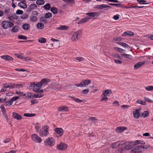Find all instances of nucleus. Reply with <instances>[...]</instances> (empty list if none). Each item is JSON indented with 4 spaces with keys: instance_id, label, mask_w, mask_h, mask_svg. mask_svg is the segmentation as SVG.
I'll return each mask as SVG.
<instances>
[{
    "instance_id": "de8ad7c7",
    "label": "nucleus",
    "mask_w": 153,
    "mask_h": 153,
    "mask_svg": "<svg viewBox=\"0 0 153 153\" xmlns=\"http://www.w3.org/2000/svg\"><path fill=\"white\" fill-rule=\"evenodd\" d=\"M121 56L125 58L128 59H131V57L130 55L125 53L122 54Z\"/></svg>"
},
{
    "instance_id": "72a5a7b5",
    "label": "nucleus",
    "mask_w": 153,
    "mask_h": 153,
    "mask_svg": "<svg viewBox=\"0 0 153 153\" xmlns=\"http://www.w3.org/2000/svg\"><path fill=\"white\" fill-rule=\"evenodd\" d=\"M149 114V113L148 111H145L140 116L141 117L143 116L144 118H145L148 116Z\"/></svg>"
},
{
    "instance_id": "a878e982",
    "label": "nucleus",
    "mask_w": 153,
    "mask_h": 153,
    "mask_svg": "<svg viewBox=\"0 0 153 153\" xmlns=\"http://www.w3.org/2000/svg\"><path fill=\"white\" fill-rule=\"evenodd\" d=\"M68 26L63 25L60 26L59 27H56V29L60 30H65L68 29Z\"/></svg>"
},
{
    "instance_id": "864d4df0",
    "label": "nucleus",
    "mask_w": 153,
    "mask_h": 153,
    "mask_svg": "<svg viewBox=\"0 0 153 153\" xmlns=\"http://www.w3.org/2000/svg\"><path fill=\"white\" fill-rule=\"evenodd\" d=\"M43 97V95H39V94H33V98H39L41 97Z\"/></svg>"
},
{
    "instance_id": "2f4dec72",
    "label": "nucleus",
    "mask_w": 153,
    "mask_h": 153,
    "mask_svg": "<svg viewBox=\"0 0 153 153\" xmlns=\"http://www.w3.org/2000/svg\"><path fill=\"white\" fill-rule=\"evenodd\" d=\"M38 41L41 43H45L46 42V39L44 38L41 37L38 39Z\"/></svg>"
},
{
    "instance_id": "680f3d73",
    "label": "nucleus",
    "mask_w": 153,
    "mask_h": 153,
    "mask_svg": "<svg viewBox=\"0 0 153 153\" xmlns=\"http://www.w3.org/2000/svg\"><path fill=\"white\" fill-rule=\"evenodd\" d=\"M46 18L44 16V17H42L40 18V21L41 22H45V23L46 22Z\"/></svg>"
},
{
    "instance_id": "052dcab7",
    "label": "nucleus",
    "mask_w": 153,
    "mask_h": 153,
    "mask_svg": "<svg viewBox=\"0 0 153 153\" xmlns=\"http://www.w3.org/2000/svg\"><path fill=\"white\" fill-rule=\"evenodd\" d=\"M23 11L22 10H18L16 11V14L17 15L22 14L23 13Z\"/></svg>"
},
{
    "instance_id": "9d476101",
    "label": "nucleus",
    "mask_w": 153,
    "mask_h": 153,
    "mask_svg": "<svg viewBox=\"0 0 153 153\" xmlns=\"http://www.w3.org/2000/svg\"><path fill=\"white\" fill-rule=\"evenodd\" d=\"M85 14L89 17V18L91 19L94 18L95 16L97 17L99 16L100 14V13L99 12H91L86 13Z\"/></svg>"
},
{
    "instance_id": "603ef678",
    "label": "nucleus",
    "mask_w": 153,
    "mask_h": 153,
    "mask_svg": "<svg viewBox=\"0 0 153 153\" xmlns=\"http://www.w3.org/2000/svg\"><path fill=\"white\" fill-rule=\"evenodd\" d=\"M88 120H90L92 121V122H94V123H97V122H95V121H98V120L97 119L96 117H90L88 119Z\"/></svg>"
},
{
    "instance_id": "6e6d98bb",
    "label": "nucleus",
    "mask_w": 153,
    "mask_h": 153,
    "mask_svg": "<svg viewBox=\"0 0 153 153\" xmlns=\"http://www.w3.org/2000/svg\"><path fill=\"white\" fill-rule=\"evenodd\" d=\"M146 90L148 91L153 90V86H150L146 87L145 88Z\"/></svg>"
},
{
    "instance_id": "e433bc0d",
    "label": "nucleus",
    "mask_w": 153,
    "mask_h": 153,
    "mask_svg": "<svg viewBox=\"0 0 153 153\" xmlns=\"http://www.w3.org/2000/svg\"><path fill=\"white\" fill-rule=\"evenodd\" d=\"M108 4L110 5L115 6L117 7H123V5L121 4H113L109 3Z\"/></svg>"
},
{
    "instance_id": "5701e85b",
    "label": "nucleus",
    "mask_w": 153,
    "mask_h": 153,
    "mask_svg": "<svg viewBox=\"0 0 153 153\" xmlns=\"http://www.w3.org/2000/svg\"><path fill=\"white\" fill-rule=\"evenodd\" d=\"M26 2H20L18 3V6L20 7L21 8L25 9L27 7V5L26 4Z\"/></svg>"
},
{
    "instance_id": "f257e3e1",
    "label": "nucleus",
    "mask_w": 153,
    "mask_h": 153,
    "mask_svg": "<svg viewBox=\"0 0 153 153\" xmlns=\"http://www.w3.org/2000/svg\"><path fill=\"white\" fill-rule=\"evenodd\" d=\"M117 145H121V150L122 151L125 149L130 150L134 147V142H126L121 144Z\"/></svg>"
},
{
    "instance_id": "c756f323",
    "label": "nucleus",
    "mask_w": 153,
    "mask_h": 153,
    "mask_svg": "<svg viewBox=\"0 0 153 153\" xmlns=\"http://www.w3.org/2000/svg\"><path fill=\"white\" fill-rule=\"evenodd\" d=\"M113 48L115 50L121 53H123L125 52V50L120 48L117 47H114Z\"/></svg>"
},
{
    "instance_id": "1a4fd4ad",
    "label": "nucleus",
    "mask_w": 153,
    "mask_h": 153,
    "mask_svg": "<svg viewBox=\"0 0 153 153\" xmlns=\"http://www.w3.org/2000/svg\"><path fill=\"white\" fill-rule=\"evenodd\" d=\"M32 140L37 143H40L42 142V139L36 134H33L31 136Z\"/></svg>"
},
{
    "instance_id": "bf43d9fd",
    "label": "nucleus",
    "mask_w": 153,
    "mask_h": 153,
    "mask_svg": "<svg viewBox=\"0 0 153 153\" xmlns=\"http://www.w3.org/2000/svg\"><path fill=\"white\" fill-rule=\"evenodd\" d=\"M30 102H31V105H34L38 103V102L36 100H31Z\"/></svg>"
},
{
    "instance_id": "aec40b11",
    "label": "nucleus",
    "mask_w": 153,
    "mask_h": 153,
    "mask_svg": "<svg viewBox=\"0 0 153 153\" xmlns=\"http://www.w3.org/2000/svg\"><path fill=\"white\" fill-rule=\"evenodd\" d=\"M37 7V6L34 4H31L29 7L27 9V11L30 12L33 10H34Z\"/></svg>"
},
{
    "instance_id": "39448f33",
    "label": "nucleus",
    "mask_w": 153,
    "mask_h": 153,
    "mask_svg": "<svg viewBox=\"0 0 153 153\" xmlns=\"http://www.w3.org/2000/svg\"><path fill=\"white\" fill-rule=\"evenodd\" d=\"M49 128L48 126H46L42 128V130L40 131L39 132V135L41 136H46L49 134V132L48 130Z\"/></svg>"
},
{
    "instance_id": "393cba45",
    "label": "nucleus",
    "mask_w": 153,
    "mask_h": 153,
    "mask_svg": "<svg viewBox=\"0 0 153 153\" xmlns=\"http://www.w3.org/2000/svg\"><path fill=\"white\" fill-rule=\"evenodd\" d=\"M62 1L65 2L67 4H69L71 6H72L75 4L74 0H62Z\"/></svg>"
},
{
    "instance_id": "338daca9",
    "label": "nucleus",
    "mask_w": 153,
    "mask_h": 153,
    "mask_svg": "<svg viewBox=\"0 0 153 153\" xmlns=\"http://www.w3.org/2000/svg\"><path fill=\"white\" fill-rule=\"evenodd\" d=\"M22 59H24L26 61L29 60L32 61L31 59L28 57H23Z\"/></svg>"
},
{
    "instance_id": "f704fd0d",
    "label": "nucleus",
    "mask_w": 153,
    "mask_h": 153,
    "mask_svg": "<svg viewBox=\"0 0 153 153\" xmlns=\"http://www.w3.org/2000/svg\"><path fill=\"white\" fill-rule=\"evenodd\" d=\"M37 27L38 28L42 29L44 28V25L41 23L39 22L36 25Z\"/></svg>"
},
{
    "instance_id": "c85d7f7f",
    "label": "nucleus",
    "mask_w": 153,
    "mask_h": 153,
    "mask_svg": "<svg viewBox=\"0 0 153 153\" xmlns=\"http://www.w3.org/2000/svg\"><path fill=\"white\" fill-rule=\"evenodd\" d=\"M19 30V27L17 25L14 26L11 30V31L12 33H15L18 31Z\"/></svg>"
},
{
    "instance_id": "0e129e2a",
    "label": "nucleus",
    "mask_w": 153,
    "mask_h": 153,
    "mask_svg": "<svg viewBox=\"0 0 153 153\" xmlns=\"http://www.w3.org/2000/svg\"><path fill=\"white\" fill-rule=\"evenodd\" d=\"M146 36L148 38H150L151 40H153V35L152 34H148Z\"/></svg>"
},
{
    "instance_id": "7c9ffc66",
    "label": "nucleus",
    "mask_w": 153,
    "mask_h": 153,
    "mask_svg": "<svg viewBox=\"0 0 153 153\" xmlns=\"http://www.w3.org/2000/svg\"><path fill=\"white\" fill-rule=\"evenodd\" d=\"M51 11L54 14H56L57 13V9L55 7H51Z\"/></svg>"
},
{
    "instance_id": "f8f14e48",
    "label": "nucleus",
    "mask_w": 153,
    "mask_h": 153,
    "mask_svg": "<svg viewBox=\"0 0 153 153\" xmlns=\"http://www.w3.org/2000/svg\"><path fill=\"white\" fill-rule=\"evenodd\" d=\"M67 148L66 144L64 143H61L57 146V149L60 150H63L66 149Z\"/></svg>"
},
{
    "instance_id": "ea45409f",
    "label": "nucleus",
    "mask_w": 153,
    "mask_h": 153,
    "mask_svg": "<svg viewBox=\"0 0 153 153\" xmlns=\"http://www.w3.org/2000/svg\"><path fill=\"white\" fill-rule=\"evenodd\" d=\"M139 148L141 149H146L150 147V146L149 145H145L143 146L141 145H139Z\"/></svg>"
},
{
    "instance_id": "2eb2a0df",
    "label": "nucleus",
    "mask_w": 153,
    "mask_h": 153,
    "mask_svg": "<svg viewBox=\"0 0 153 153\" xmlns=\"http://www.w3.org/2000/svg\"><path fill=\"white\" fill-rule=\"evenodd\" d=\"M57 110L59 111L67 112L69 111V108L68 107L63 105L58 108Z\"/></svg>"
},
{
    "instance_id": "dca6fc26",
    "label": "nucleus",
    "mask_w": 153,
    "mask_h": 153,
    "mask_svg": "<svg viewBox=\"0 0 153 153\" xmlns=\"http://www.w3.org/2000/svg\"><path fill=\"white\" fill-rule=\"evenodd\" d=\"M54 131L60 136H61L63 134L64 131L62 128H56Z\"/></svg>"
},
{
    "instance_id": "f3484780",
    "label": "nucleus",
    "mask_w": 153,
    "mask_h": 153,
    "mask_svg": "<svg viewBox=\"0 0 153 153\" xmlns=\"http://www.w3.org/2000/svg\"><path fill=\"white\" fill-rule=\"evenodd\" d=\"M127 128L126 127L120 126L117 127L115 129L116 132L117 133H121L123 132V131L126 130Z\"/></svg>"
},
{
    "instance_id": "c03bdc74",
    "label": "nucleus",
    "mask_w": 153,
    "mask_h": 153,
    "mask_svg": "<svg viewBox=\"0 0 153 153\" xmlns=\"http://www.w3.org/2000/svg\"><path fill=\"white\" fill-rule=\"evenodd\" d=\"M137 1L140 4H149V3H145L146 1L144 0H137Z\"/></svg>"
},
{
    "instance_id": "cd10ccee",
    "label": "nucleus",
    "mask_w": 153,
    "mask_h": 153,
    "mask_svg": "<svg viewBox=\"0 0 153 153\" xmlns=\"http://www.w3.org/2000/svg\"><path fill=\"white\" fill-rule=\"evenodd\" d=\"M22 28L25 30H28L30 28V25L28 24L25 23L22 25Z\"/></svg>"
},
{
    "instance_id": "8fccbe9b",
    "label": "nucleus",
    "mask_w": 153,
    "mask_h": 153,
    "mask_svg": "<svg viewBox=\"0 0 153 153\" xmlns=\"http://www.w3.org/2000/svg\"><path fill=\"white\" fill-rule=\"evenodd\" d=\"M136 102L137 103L140 104L142 105H145L146 103V101H143L141 100H137L136 101Z\"/></svg>"
},
{
    "instance_id": "f03ea898",
    "label": "nucleus",
    "mask_w": 153,
    "mask_h": 153,
    "mask_svg": "<svg viewBox=\"0 0 153 153\" xmlns=\"http://www.w3.org/2000/svg\"><path fill=\"white\" fill-rule=\"evenodd\" d=\"M82 30H79L74 32L71 37V40L73 41H76L82 36Z\"/></svg>"
},
{
    "instance_id": "4d7b16f0",
    "label": "nucleus",
    "mask_w": 153,
    "mask_h": 153,
    "mask_svg": "<svg viewBox=\"0 0 153 153\" xmlns=\"http://www.w3.org/2000/svg\"><path fill=\"white\" fill-rule=\"evenodd\" d=\"M26 94L27 95V97H28V98H33V93L30 92L27 93Z\"/></svg>"
},
{
    "instance_id": "423d86ee",
    "label": "nucleus",
    "mask_w": 153,
    "mask_h": 153,
    "mask_svg": "<svg viewBox=\"0 0 153 153\" xmlns=\"http://www.w3.org/2000/svg\"><path fill=\"white\" fill-rule=\"evenodd\" d=\"M91 83V81L89 79L83 80L80 84H77L75 85L78 87H85Z\"/></svg>"
},
{
    "instance_id": "a211bd4d",
    "label": "nucleus",
    "mask_w": 153,
    "mask_h": 153,
    "mask_svg": "<svg viewBox=\"0 0 153 153\" xmlns=\"http://www.w3.org/2000/svg\"><path fill=\"white\" fill-rule=\"evenodd\" d=\"M12 117L18 120H20L22 119V116L16 112H14L13 113Z\"/></svg>"
},
{
    "instance_id": "69168bd1",
    "label": "nucleus",
    "mask_w": 153,
    "mask_h": 153,
    "mask_svg": "<svg viewBox=\"0 0 153 153\" xmlns=\"http://www.w3.org/2000/svg\"><path fill=\"white\" fill-rule=\"evenodd\" d=\"M10 9L7 8L5 10L4 12V13L5 15H7L9 13H10Z\"/></svg>"
},
{
    "instance_id": "79ce46f5",
    "label": "nucleus",
    "mask_w": 153,
    "mask_h": 153,
    "mask_svg": "<svg viewBox=\"0 0 153 153\" xmlns=\"http://www.w3.org/2000/svg\"><path fill=\"white\" fill-rule=\"evenodd\" d=\"M44 7L46 10H49L51 8V5L49 3H47L44 6Z\"/></svg>"
},
{
    "instance_id": "20e7f679",
    "label": "nucleus",
    "mask_w": 153,
    "mask_h": 153,
    "mask_svg": "<svg viewBox=\"0 0 153 153\" xmlns=\"http://www.w3.org/2000/svg\"><path fill=\"white\" fill-rule=\"evenodd\" d=\"M39 82L37 83L36 84L35 82H33V83L31 84L29 88L30 89H32L34 92H37L38 91V90H39L41 88Z\"/></svg>"
},
{
    "instance_id": "9b49d317",
    "label": "nucleus",
    "mask_w": 153,
    "mask_h": 153,
    "mask_svg": "<svg viewBox=\"0 0 153 153\" xmlns=\"http://www.w3.org/2000/svg\"><path fill=\"white\" fill-rule=\"evenodd\" d=\"M141 109V108H139L136 109L135 111L133 112V117L134 118L137 119L139 117L140 112Z\"/></svg>"
},
{
    "instance_id": "09e8293b",
    "label": "nucleus",
    "mask_w": 153,
    "mask_h": 153,
    "mask_svg": "<svg viewBox=\"0 0 153 153\" xmlns=\"http://www.w3.org/2000/svg\"><path fill=\"white\" fill-rule=\"evenodd\" d=\"M18 38L19 39H23L24 40H26L27 39V38L26 36L22 35H19L18 36Z\"/></svg>"
},
{
    "instance_id": "bb28decb",
    "label": "nucleus",
    "mask_w": 153,
    "mask_h": 153,
    "mask_svg": "<svg viewBox=\"0 0 153 153\" xmlns=\"http://www.w3.org/2000/svg\"><path fill=\"white\" fill-rule=\"evenodd\" d=\"M117 43L124 48H126L128 49H129L130 48V46L128 45L124 42H117Z\"/></svg>"
},
{
    "instance_id": "0eeeda50",
    "label": "nucleus",
    "mask_w": 153,
    "mask_h": 153,
    "mask_svg": "<svg viewBox=\"0 0 153 153\" xmlns=\"http://www.w3.org/2000/svg\"><path fill=\"white\" fill-rule=\"evenodd\" d=\"M45 143L47 144V145L52 146H54L55 144V140L52 137H50L46 139Z\"/></svg>"
},
{
    "instance_id": "774afa93",
    "label": "nucleus",
    "mask_w": 153,
    "mask_h": 153,
    "mask_svg": "<svg viewBox=\"0 0 153 153\" xmlns=\"http://www.w3.org/2000/svg\"><path fill=\"white\" fill-rule=\"evenodd\" d=\"M28 15L26 14H24L21 16V18L22 19H27L28 17Z\"/></svg>"
},
{
    "instance_id": "5fc2aeb1",
    "label": "nucleus",
    "mask_w": 153,
    "mask_h": 153,
    "mask_svg": "<svg viewBox=\"0 0 153 153\" xmlns=\"http://www.w3.org/2000/svg\"><path fill=\"white\" fill-rule=\"evenodd\" d=\"M106 4H102L98 5V9L100 10L101 9L106 8Z\"/></svg>"
},
{
    "instance_id": "a18cd8bd",
    "label": "nucleus",
    "mask_w": 153,
    "mask_h": 153,
    "mask_svg": "<svg viewBox=\"0 0 153 153\" xmlns=\"http://www.w3.org/2000/svg\"><path fill=\"white\" fill-rule=\"evenodd\" d=\"M13 102L11 100H10L8 102H6L4 105L5 106H10L11 105H12L13 104Z\"/></svg>"
},
{
    "instance_id": "49530a36",
    "label": "nucleus",
    "mask_w": 153,
    "mask_h": 153,
    "mask_svg": "<svg viewBox=\"0 0 153 153\" xmlns=\"http://www.w3.org/2000/svg\"><path fill=\"white\" fill-rule=\"evenodd\" d=\"M1 111L3 114H5L6 113V110L5 108L4 105H2L0 106Z\"/></svg>"
},
{
    "instance_id": "6e6552de",
    "label": "nucleus",
    "mask_w": 153,
    "mask_h": 153,
    "mask_svg": "<svg viewBox=\"0 0 153 153\" xmlns=\"http://www.w3.org/2000/svg\"><path fill=\"white\" fill-rule=\"evenodd\" d=\"M38 16V13L36 11H33L30 17V21L33 22L36 21L37 20Z\"/></svg>"
},
{
    "instance_id": "4be33fe9",
    "label": "nucleus",
    "mask_w": 153,
    "mask_h": 153,
    "mask_svg": "<svg viewBox=\"0 0 153 153\" xmlns=\"http://www.w3.org/2000/svg\"><path fill=\"white\" fill-rule=\"evenodd\" d=\"M1 58L4 60H5L13 61V59L10 56L8 55H3L1 56Z\"/></svg>"
},
{
    "instance_id": "b1692460",
    "label": "nucleus",
    "mask_w": 153,
    "mask_h": 153,
    "mask_svg": "<svg viewBox=\"0 0 153 153\" xmlns=\"http://www.w3.org/2000/svg\"><path fill=\"white\" fill-rule=\"evenodd\" d=\"M8 83V90H9L10 88H19V86L21 85L19 84H12L11 83Z\"/></svg>"
},
{
    "instance_id": "a19ab883",
    "label": "nucleus",
    "mask_w": 153,
    "mask_h": 153,
    "mask_svg": "<svg viewBox=\"0 0 153 153\" xmlns=\"http://www.w3.org/2000/svg\"><path fill=\"white\" fill-rule=\"evenodd\" d=\"M16 94L21 97L25 96L26 95V94H24L23 92H19L18 91H16Z\"/></svg>"
},
{
    "instance_id": "ddd939ff",
    "label": "nucleus",
    "mask_w": 153,
    "mask_h": 153,
    "mask_svg": "<svg viewBox=\"0 0 153 153\" xmlns=\"http://www.w3.org/2000/svg\"><path fill=\"white\" fill-rule=\"evenodd\" d=\"M50 81L49 79L48 78H44L42 79L39 83L40 86L42 87L43 85H46Z\"/></svg>"
},
{
    "instance_id": "412c9836",
    "label": "nucleus",
    "mask_w": 153,
    "mask_h": 153,
    "mask_svg": "<svg viewBox=\"0 0 153 153\" xmlns=\"http://www.w3.org/2000/svg\"><path fill=\"white\" fill-rule=\"evenodd\" d=\"M145 62H139L136 64L134 66V69H137L138 68L141 67L144 65Z\"/></svg>"
},
{
    "instance_id": "37998d69",
    "label": "nucleus",
    "mask_w": 153,
    "mask_h": 153,
    "mask_svg": "<svg viewBox=\"0 0 153 153\" xmlns=\"http://www.w3.org/2000/svg\"><path fill=\"white\" fill-rule=\"evenodd\" d=\"M41 128V126L38 123H37L35 126V128L37 132L39 131V129Z\"/></svg>"
},
{
    "instance_id": "c9c22d12",
    "label": "nucleus",
    "mask_w": 153,
    "mask_h": 153,
    "mask_svg": "<svg viewBox=\"0 0 153 153\" xmlns=\"http://www.w3.org/2000/svg\"><path fill=\"white\" fill-rule=\"evenodd\" d=\"M45 3V1L43 0H37L36 1V4L39 5H43Z\"/></svg>"
},
{
    "instance_id": "13d9d810",
    "label": "nucleus",
    "mask_w": 153,
    "mask_h": 153,
    "mask_svg": "<svg viewBox=\"0 0 153 153\" xmlns=\"http://www.w3.org/2000/svg\"><path fill=\"white\" fill-rule=\"evenodd\" d=\"M74 100L78 103H80L82 102V100H80L76 97L74 98Z\"/></svg>"
},
{
    "instance_id": "4c0bfd02",
    "label": "nucleus",
    "mask_w": 153,
    "mask_h": 153,
    "mask_svg": "<svg viewBox=\"0 0 153 153\" xmlns=\"http://www.w3.org/2000/svg\"><path fill=\"white\" fill-rule=\"evenodd\" d=\"M36 114H35L25 113L24 114V116L27 117H32L34 116Z\"/></svg>"
},
{
    "instance_id": "e2e57ef3",
    "label": "nucleus",
    "mask_w": 153,
    "mask_h": 153,
    "mask_svg": "<svg viewBox=\"0 0 153 153\" xmlns=\"http://www.w3.org/2000/svg\"><path fill=\"white\" fill-rule=\"evenodd\" d=\"M19 96H15L13 97L12 99H11L10 100L11 101L13 102V101H16V100L19 99Z\"/></svg>"
},
{
    "instance_id": "58836bf2",
    "label": "nucleus",
    "mask_w": 153,
    "mask_h": 153,
    "mask_svg": "<svg viewBox=\"0 0 153 153\" xmlns=\"http://www.w3.org/2000/svg\"><path fill=\"white\" fill-rule=\"evenodd\" d=\"M45 16L46 19H49L52 16V14L50 12L46 13L45 15Z\"/></svg>"
},
{
    "instance_id": "6ab92c4d",
    "label": "nucleus",
    "mask_w": 153,
    "mask_h": 153,
    "mask_svg": "<svg viewBox=\"0 0 153 153\" xmlns=\"http://www.w3.org/2000/svg\"><path fill=\"white\" fill-rule=\"evenodd\" d=\"M90 19V18H89L87 16L84 18L82 19L81 20L77 22V24H83L86 22H87Z\"/></svg>"
},
{
    "instance_id": "7ed1b4c3",
    "label": "nucleus",
    "mask_w": 153,
    "mask_h": 153,
    "mask_svg": "<svg viewBox=\"0 0 153 153\" xmlns=\"http://www.w3.org/2000/svg\"><path fill=\"white\" fill-rule=\"evenodd\" d=\"M14 25V23L10 21H3L1 22L2 27L4 29L11 27Z\"/></svg>"
},
{
    "instance_id": "3c124183",
    "label": "nucleus",
    "mask_w": 153,
    "mask_h": 153,
    "mask_svg": "<svg viewBox=\"0 0 153 153\" xmlns=\"http://www.w3.org/2000/svg\"><path fill=\"white\" fill-rule=\"evenodd\" d=\"M110 91H111V93H112L111 90H110L109 89L106 90L103 93L104 96H107L110 93Z\"/></svg>"
},
{
    "instance_id": "473e14b6",
    "label": "nucleus",
    "mask_w": 153,
    "mask_h": 153,
    "mask_svg": "<svg viewBox=\"0 0 153 153\" xmlns=\"http://www.w3.org/2000/svg\"><path fill=\"white\" fill-rule=\"evenodd\" d=\"M134 145L138 144L143 145L145 144V143L144 142L140 140H136L135 142H134Z\"/></svg>"
},
{
    "instance_id": "4468645a",
    "label": "nucleus",
    "mask_w": 153,
    "mask_h": 153,
    "mask_svg": "<svg viewBox=\"0 0 153 153\" xmlns=\"http://www.w3.org/2000/svg\"><path fill=\"white\" fill-rule=\"evenodd\" d=\"M131 153H143V151L139 148V146L136 147L131 151Z\"/></svg>"
}]
</instances>
